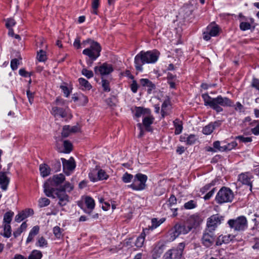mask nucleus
Segmentation results:
<instances>
[{
  "label": "nucleus",
  "mask_w": 259,
  "mask_h": 259,
  "mask_svg": "<svg viewBox=\"0 0 259 259\" xmlns=\"http://www.w3.org/2000/svg\"><path fill=\"white\" fill-rule=\"evenodd\" d=\"M159 53L156 51H141L135 58V67L137 70L142 71V65L145 63H154L157 61Z\"/></svg>",
  "instance_id": "nucleus-1"
},
{
  "label": "nucleus",
  "mask_w": 259,
  "mask_h": 259,
  "mask_svg": "<svg viewBox=\"0 0 259 259\" xmlns=\"http://www.w3.org/2000/svg\"><path fill=\"white\" fill-rule=\"evenodd\" d=\"M202 98L205 106H210L217 112L223 111V108L220 106H231L232 103L231 100L228 98H223L221 96H219L215 98H212L208 94H204L202 95Z\"/></svg>",
  "instance_id": "nucleus-2"
},
{
  "label": "nucleus",
  "mask_w": 259,
  "mask_h": 259,
  "mask_svg": "<svg viewBox=\"0 0 259 259\" xmlns=\"http://www.w3.org/2000/svg\"><path fill=\"white\" fill-rule=\"evenodd\" d=\"M234 198V194L231 190L226 187L222 188L218 192L216 201L220 204L231 202Z\"/></svg>",
  "instance_id": "nucleus-3"
},
{
  "label": "nucleus",
  "mask_w": 259,
  "mask_h": 259,
  "mask_svg": "<svg viewBox=\"0 0 259 259\" xmlns=\"http://www.w3.org/2000/svg\"><path fill=\"white\" fill-rule=\"evenodd\" d=\"M189 227L186 223L184 224H176L169 231L170 239L174 240L181 234H187L190 231Z\"/></svg>",
  "instance_id": "nucleus-4"
},
{
  "label": "nucleus",
  "mask_w": 259,
  "mask_h": 259,
  "mask_svg": "<svg viewBox=\"0 0 259 259\" xmlns=\"http://www.w3.org/2000/svg\"><path fill=\"white\" fill-rule=\"evenodd\" d=\"M147 180V177L142 174H137L135 176L134 182L128 187L132 188L134 190L139 191L144 189L146 187V182Z\"/></svg>",
  "instance_id": "nucleus-5"
},
{
  "label": "nucleus",
  "mask_w": 259,
  "mask_h": 259,
  "mask_svg": "<svg viewBox=\"0 0 259 259\" xmlns=\"http://www.w3.org/2000/svg\"><path fill=\"white\" fill-rule=\"evenodd\" d=\"M101 47L99 43H95L93 46H90L89 48L85 49L82 54L89 57L92 61H94L97 59L100 55Z\"/></svg>",
  "instance_id": "nucleus-6"
},
{
  "label": "nucleus",
  "mask_w": 259,
  "mask_h": 259,
  "mask_svg": "<svg viewBox=\"0 0 259 259\" xmlns=\"http://www.w3.org/2000/svg\"><path fill=\"white\" fill-rule=\"evenodd\" d=\"M213 231L206 229L202 237V243L206 247L211 246L215 241Z\"/></svg>",
  "instance_id": "nucleus-7"
},
{
  "label": "nucleus",
  "mask_w": 259,
  "mask_h": 259,
  "mask_svg": "<svg viewBox=\"0 0 259 259\" xmlns=\"http://www.w3.org/2000/svg\"><path fill=\"white\" fill-rule=\"evenodd\" d=\"M223 220L222 217H220L219 214L211 215L208 218L207 222V229L210 231H214L218 225H220L221 221Z\"/></svg>",
  "instance_id": "nucleus-8"
},
{
  "label": "nucleus",
  "mask_w": 259,
  "mask_h": 259,
  "mask_svg": "<svg viewBox=\"0 0 259 259\" xmlns=\"http://www.w3.org/2000/svg\"><path fill=\"white\" fill-rule=\"evenodd\" d=\"M94 71L96 74L99 73L103 76L111 73L113 71V68L112 65L104 63L99 67L96 66Z\"/></svg>",
  "instance_id": "nucleus-9"
},
{
  "label": "nucleus",
  "mask_w": 259,
  "mask_h": 259,
  "mask_svg": "<svg viewBox=\"0 0 259 259\" xmlns=\"http://www.w3.org/2000/svg\"><path fill=\"white\" fill-rule=\"evenodd\" d=\"M56 197L59 199L58 204L61 206H65L69 201V197L66 194V192L56 189L55 193Z\"/></svg>",
  "instance_id": "nucleus-10"
},
{
  "label": "nucleus",
  "mask_w": 259,
  "mask_h": 259,
  "mask_svg": "<svg viewBox=\"0 0 259 259\" xmlns=\"http://www.w3.org/2000/svg\"><path fill=\"white\" fill-rule=\"evenodd\" d=\"M202 220L198 215H193L191 216L186 222L188 227H189V230L191 231L193 228H195L199 226Z\"/></svg>",
  "instance_id": "nucleus-11"
},
{
  "label": "nucleus",
  "mask_w": 259,
  "mask_h": 259,
  "mask_svg": "<svg viewBox=\"0 0 259 259\" xmlns=\"http://www.w3.org/2000/svg\"><path fill=\"white\" fill-rule=\"evenodd\" d=\"M61 160L62 161L63 168L64 172L67 175H69V173L67 171H72L75 167V161L73 158L71 157L69 160H66L65 159L62 158Z\"/></svg>",
  "instance_id": "nucleus-12"
},
{
  "label": "nucleus",
  "mask_w": 259,
  "mask_h": 259,
  "mask_svg": "<svg viewBox=\"0 0 259 259\" xmlns=\"http://www.w3.org/2000/svg\"><path fill=\"white\" fill-rule=\"evenodd\" d=\"M228 223L231 228L235 231H240L243 229V217H239L235 220H230Z\"/></svg>",
  "instance_id": "nucleus-13"
},
{
  "label": "nucleus",
  "mask_w": 259,
  "mask_h": 259,
  "mask_svg": "<svg viewBox=\"0 0 259 259\" xmlns=\"http://www.w3.org/2000/svg\"><path fill=\"white\" fill-rule=\"evenodd\" d=\"M253 176L249 173L246 172L244 174V190H247L248 189L249 192H251L252 191V183L253 181Z\"/></svg>",
  "instance_id": "nucleus-14"
},
{
  "label": "nucleus",
  "mask_w": 259,
  "mask_h": 259,
  "mask_svg": "<svg viewBox=\"0 0 259 259\" xmlns=\"http://www.w3.org/2000/svg\"><path fill=\"white\" fill-rule=\"evenodd\" d=\"M7 171H0V186L1 189L6 191L8 189L10 179L7 176Z\"/></svg>",
  "instance_id": "nucleus-15"
},
{
  "label": "nucleus",
  "mask_w": 259,
  "mask_h": 259,
  "mask_svg": "<svg viewBox=\"0 0 259 259\" xmlns=\"http://www.w3.org/2000/svg\"><path fill=\"white\" fill-rule=\"evenodd\" d=\"M34 213L33 209L27 208L20 212L15 217V221L20 222L28 217L32 215Z\"/></svg>",
  "instance_id": "nucleus-16"
},
{
  "label": "nucleus",
  "mask_w": 259,
  "mask_h": 259,
  "mask_svg": "<svg viewBox=\"0 0 259 259\" xmlns=\"http://www.w3.org/2000/svg\"><path fill=\"white\" fill-rule=\"evenodd\" d=\"M51 113L55 116H60L62 118L66 117L67 116L66 109L58 106L53 107Z\"/></svg>",
  "instance_id": "nucleus-17"
},
{
  "label": "nucleus",
  "mask_w": 259,
  "mask_h": 259,
  "mask_svg": "<svg viewBox=\"0 0 259 259\" xmlns=\"http://www.w3.org/2000/svg\"><path fill=\"white\" fill-rule=\"evenodd\" d=\"M182 253L178 250L172 249L167 251L164 254L165 259H180Z\"/></svg>",
  "instance_id": "nucleus-18"
},
{
  "label": "nucleus",
  "mask_w": 259,
  "mask_h": 259,
  "mask_svg": "<svg viewBox=\"0 0 259 259\" xmlns=\"http://www.w3.org/2000/svg\"><path fill=\"white\" fill-rule=\"evenodd\" d=\"M65 180V176L63 174H59L53 176L51 179L48 180V182H50L53 186H58L62 184Z\"/></svg>",
  "instance_id": "nucleus-19"
},
{
  "label": "nucleus",
  "mask_w": 259,
  "mask_h": 259,
  "mask_svg": "<svg viewBox=\"0 0 259 259\" xmlns=\"http://www.w3.org/2000/svg\"><path fill=\"white\" fill-rule=\"evenodd\" d=\"M133 111L135 112V116L137 118L142 115H149L150 114V110L149 109L142 107H135Z\"/></svg>",
  "instance_id": "nucleus-20"
},
{
  "label": "nucleus",
  "mask_w": 259,
  "mask_h": 259,
  "mask_svg": "<svg viewBox=\"0 0 259 259\" xmlns=\"http://www.w3.org/2000/svg\"><path fill=\"white\" fill-rule=\"evenodd\" d=\"M176 203L177 198L174 195H172L169 198L168 201L166 203L163 204V207H164V209H166V207H170L171 210L174 209V212L173 215L174 216H176L177 215V213L176 212L177 208H171L172 206L175 204Z\"/></svg>",
  "instance_id": "nucleus-21"
},
{
  "label": "nucleus",
  "mask_w": 259,
  "mask_h": 259,
  "mask_svg": "<svg viewBox=\"0 0 259 259\" xmlns=\"http://www.w3.org/2000/svg\"><path fill=\"white\" fill-rule=\"evenodd\" d=\"M154 117L152 116L147 115L143 119V124L145 126V130L147 132H151L152 128L150 126L151 124L154 121Z\"/></svg>",
  "instance_id": "nucleus-22"
},
{
  "label": "nucleus",
  "mask_w": 259,
  "mask_h": 259,
  "mask_svg": "<svg viewBox=\"0 0 259 259\" xmlns=\"http://www.w3.org/2000/svg\"><path fill=\"white\" fill-rule=\"evenodd\" d=\"M256 25V24L253 18L245 19L244 22V31L250 29L252 31L255 29Z\"/></svg>",
  "instance_id": "nucleus-23"
},
{
  "label": "nucleus",
  "mask_w": 259,
  "mask_h": 259,
  "mask_svg": "<svg viewBox=\"0 0 259 259\" xmlns=\"http://www.w3.org/2000/svg\"><path fill=\"white\" fill-rule=\"evenodd\" d=\"M248 125L249 126L251 133L255 136L259 135V120H253Z\"/></svg>",
  "instance_id": "nucleus-24"
},
{
  "label": "nucleus",
  "mask_w": 259,
  "mask_h": 259,
  "mask_svg": "<svg viewBox=\"0 0 259 259\" xmlns=\"http://www.w3.org/2000/svg\"><path fill=\"white\" fill-rule=\"evenodd\" d=\"M39 169L40 175L44 178L48 176L51 174V168L46 163L40 164Z\"/></svg>",
  "instance_id": "nucleus-25"
},
{
  "label": "nucleus",
  "mask_w": 259,
  "mask_h": 259,
  "mask_svg": "<svg viewBox=\"0 0 259 259\" xmlns=\"http://www.w3.org/2000/svg\"><path fill=\"white\" fill-rule=\"evenodd\" d=\"M39 227L38 226H34L30 230L26 240V243H29L33 240L34 237L39 233Z\"/></svg>",
  "instance_id": "nucleus-26"
},
{
  "label": "nucleus",
  "mask_w": 259,
  "mask_h": 259,
  "mask_svg": "<svg viewBox=\"0 0 259 259\" xmlns=\"http://www.w3.org/2000/svg\"><path fill=\"white\" fill-rule=\"evenodd\" d=\"M44 192L47 196L53 198L56 197L54 195L53 193L56 191V189L50 187L49 182H47L44 184Z\"/></svg>",
  "instance_id": "nucleus-27"
},
{
  "label": "nucleus",
  "mask_w": 259,
  "mask_h": 259,
  "mask_svg": "<svg viewBox=\"0 0 259 259\" xmlns=\"http://www.w3.org/2000/svg\"><path fill=\"white\" fill-rule=\"evenodd\" d=\"M148 231L149 229L147 228L144 229L141 235L137 238L135 242V245L137 247H141L143 246L145 240L146 233Z\"/></svg>",
  "instance_id": "nucleus-28"
},
{
  "label": "nucleus",
  "mask_w": 259,
  "mask_h": 259,
  "mask_svg": "<svg viewBox=\"0 0 259 259\" xmlns=\"http://www.w3.org/2000/svg\"><path fill=\"white\" fill-rule=\"evenodd\" d=\"M141 84L144 87H148V93L150 94L151 91L155 88V85L148 79L143 78L140 80Z\"/></svg>",
  "instance_id": "nucleus-29"
},
{
  "label": "nucleus",
  "mask_w": 259,
  "mask_h": 259,
  "mask_svg": "<svg viewBox=\"0 0 259 259\" xmlns=\"http://www.w3.org/2000/svg\"><path fill=\"white\" fill-rule=\"evenodd\" d=\"M78 82L79 84L82 87V90H90L92 87L90 82L83 78H79Z\"/></svg>",
  "instance_id": "nucleus-30"
},
{
  "label": "nucleus",
  "mask_w": 259,
  "mask_h": 259,
  "mask_svg": "<svg viewBox=\"0 0 259 259\" xmlns=\"http://www.w3.org/2000/svg\"><path fill=\"white\" fill-rule=\"evenodd\" d=\"M48 243L47 240L42 236L38 237L35 243L36 246L40 248L47 247Z\"/></svg>",
  "instance_id": "nucleus-31"
},
{
  "label": "nucleus",
  "mask_w": 259,
  "mask_h": 259,
  "mask_svg": "<svg viewBox=\"0 0 259 259\" xmlns=\"http://www.w3.org/2000/svg\"><path fill=\"white\" fill-rule=\"evenodd\" d=\"M174 124L175 127V134H180L182 132L183 130L182 121L178 119H176L174 121Z\"/></svg>",
  "instance_id": "nucleus-32"
},
{
  "label": "nucleus",
  "mask_w": 259,
  "mask_h": 259,
  "mask_svg": "<svg viewBox=\"0 0 259 259\" xmlns=\"http://www.w3.org/2000/svg\"><path fill=\"white\" fill-rule=\"evenodd\" d=\"M207 29L212 36H217L220 32V28L218 25L209 26Z\"/></svg>",
  "instance_id": "nucleus-33"
},
{
  "label": "nucleus",
  "mask_w": 259,
  "mask_h": 259,
  "mask_svg": "<svg viewBox=\"0 0 259 259\" xmlns=\"http://www.w3.org/2000/svg\"><path fill=\"white\" fill-rule=\"evenodd\" d=\"M85 204L87 208L92 210L95 207V201L94 199L89 196H87L85 198Z\"/></svg>",
  "instance_id": "nucleus-34"
},
{
  "label": "nucleus",
  "mask_w": 259,
  "mask_h": 259,
  "mask_svg": "<svg viewBox=\"0 0 259 259\" xmlns=\"http://www.w3.org/2000/svg\"><path fill=\"white\" fill-rule=\"evenodd\" d=\"M42 256V253L38 250H33L29 255L28 259H41Z\"/></svg>",
  "instance_id": "nucleus-35"
},
{
  "label": "nucleus",
  "mask_w": 259,
  "mask_h": 259,
  "mask_svg": "<svg viewBox=\"0 0 259 259\" xmlns=\"http://www.w3.org/2000/svg\"><path fill=\"white\" fill-rule=\"evenodd\" d=\"M64 150H60V152L68 153L72 150V144L67 140L63 142Z\"/></svg>",
  "instance_id": "nucleus-36"
},
{
  "label": "nucleus",
  "mask_w": 259,
  "mask_h": 259,
  "mask_svg": "<svg viewBox=\"0 0 259 259\" xmlns=\"http://www.w3.org/2000/svg\"><path fill=\"white\" fill-rule=\"evenodd\" d=\"M4 236L7 238H9L11 235V227L10 225L8 223L4 224Z\"/></svg>",
  "instance_id": "nucleus-37"
},
{
  "label": "nucleus",
  "mask_w": 259,
  "mask_h": 259,
  "mask_svg": "<svg viewBox=\"0 0 259 259\" xmlns=\"http://www.w3.org/2000/svg\"><path fill=\"white\" fill-rule=\"evenodd\" d=\"M98 180L101 181L103 180H107L108 178V175L106 174L104 170L99 169L97 170Z\"/></svg>",
  "instance_id": "nucleus-38"
},
{
  "label": "nucleus",
  "mask_w": 259,
  "mask_h": 259,
  "mask_svg": "<svg viewBox=\"0 0 259 259\" xmlns=\"http://www.w3.org/2000/svg\"><path fill=\"white\" fill-rule=\"evenodd\" d=\"M13 215V212H12L11 211L7 212L4 214V224L8 223V224H10Z\"/></svg>",
  "instance_id": "nucleus-39"
},
{
  "label": "nucleus",
  "mask_w": 259,
  "mask_h": 259,
  "mask_svg": "<svg viewBox=\"0 0 259 259\" xmlns=\"http://www.w3.org/2000/svg\"><path fill=\"white\" fill-rule=\"evenodd\" d=\"M237 144L236 141L232 142L227 145H223V147L221 149V151H224L226 150H231L237 146Z\"/></svg>",
  "instance_id": "nucleus-40"
},
{
  "label": "nucleus",
  "mask_w": 259,
  "mask_h": 259,
  "mask_svg": "<svg viewBox=\"0 0 259 259\" xmlns=\"http://www.w3.org/2000/svg\"><path fill=\"white\" fill-rule=\"evenodd\" d=\"M73 186L68 182H66L63 186L60 187V188L58 189L61 190H63V191L64 192L67 191L69 192L71 191L73 189Z\"/></svg>",
  "instance_id": "nucleus-41"
},
{
  "label": "nucleus",
  "mask_w": 259,
  "mask_h": 259,
  "mask_svg": "<svg viewBox=\"0 0 259 259\" xmlns=\"http://www.w3.org/2000/svg\"><path fill=\"white\" fill-rule=\"evenodd\" d=\"M37 59L40 62L45 61L47 60L46 52L42 50H40L37 53Z\"/></svg>",
  "instance_id": "nucleus-42"
},
{
  "label": "nucleus",
  "mask_w": 259,
  "mask_h": 259,
  "mask_svg": "<svg viewBox=\"0 0 259 259\" xmlns=\"http://www.w3.org/2000/svg\"><path fill=\"white\" fill-rule=\"evenodd\" d=\"M196 206V202L191 200L185 203L184 208L186 209H191L195 208Z\"/></svg>",
  "instance_id": "nucleus-43"
},
{
  "label": "nucleus",
  "mask_w": 259,
  "mask_h": 259,
  "mask_svg": "<svg viewBox=\"0 0 259 259\" xmlns=\"http://www.w3.org/2000/svg\"><path fill=\"white\" fill-rule=\"evenodd\" d=\"M50 201L47 198H41L38 201V205L40 207H43L49 205Z\"/></svg>",
  "instance_id": "nucleus-44"
},
{
  "label": "nucleus",
  "mask_w": 259,
  "mask_h": 259,
  "mask_svg": "<svg viewBox=\"0 0 259 259\" xmlns=\"http://www.w3.org/2000/svg\"><path fill=\"white\" fill-rule=\"evenodd\" d=\"M165 221L164 219H161L159 221H157V219L156 218L152 219V226L151 229H153L157 228L160 224H161Z\"/></svg>",
  "instance_id": "nucleus-45"
},
{
  "label": "nucleus",
  "mask_w": 259,
  "mask_h": 259,
  "mask_svg": "<svg viewBox=\"0 0 259 259\" xmlns=\"http://www.w3.org/2000/svg\"><path fill=\"white\" fill-rule=\"evenodd\" d=\"M102 85L103 88V90L105 92H109L110 91V88L109 87V82L108 80L104 79L102 77Z\"/></svg>",
  "instance_id": "nucleus-46"
},
{
  "label": "nucleus",
  "mask_w": 259,
  "mask_h": 259,
  "mask_svg": "<svg viewBox=\"0 0 259 259\" xmlns=\"http://www.w3.org/2000/svg\"><path fill=\"white\" fill-rule=\"evenodd\" d=\"M89 177L90 180L92 182H96L98 181V177H97V169H94L92 171H91L89 174Z\"/></svg>",
  "instance_id": "nucleus-47"
},
{
  "label": "nucleus",
  "mask_w": 259,
  "mask_h": 259,
  "mask_svg": "<svg viewBox=\"0 0 259 259\" xmlns=\"http://www.w3.org/2000/svg\"><path fill=\"white\" fill-rule=\"evenodd\" d=\"M81 73L83 75L85 76L88 78H91L94 76L93 72L91 70H89L86 68H83L81 70Z\"/></svg>",
  "instance_id": "nucleus-48"
},
{
  "label": "nucleus",
  "mask_w": 259,
  "mask_h": 259,
  "mask_svg": "<svg viewBox=\"0 0 259 259\" xmlns=\"http://www.w3.org/2000/svg\"><path fill=\"white\" fill-rule=\"evenodd\" d=\"M213 131V127L212 124L210 123L207 125L205 126L203 129V133L205 135H209Z\"/></svg>",
  "instance_id": "nucleus-49"
},
{
  "label": "nucleus",
  "mask_w": 259,
  "mask_h": 259,
  "mask_svg": "<svg viewBox=\"0 0 259 259\" xmlns=\"http://www.w3.org/2000/svg\"><path fill=\"white\" fill-rule=\"evenodd\" d=\"M70 134V131H69V125L64 126L61 133L62 137L63 138H67Z\"/></svg>",
  "instance_id": "nucleus-50"
},
{
  "label": "nucleus",
  "mask_w": 259,
  "mask_h": 259,
  "mask_svg": "<svg viewBox=\"0 0 259 259\" xmlns=\"http://www.w3.org/2000/svg\"><path fill=\"white\" fill-rule=\"evenodd\" d=\"M53 233L57 238H60L62 236V230L58 226H56L54 228Z\"/></svg>",
  "instance_id": "nucleus-51"
},
{
  "label": "nucleus",
  "mask_w": 259,
  "mask_h": 259,
  "mask_svg": "<svg viewBox=\"0 0 259 259\" xmlns=\"http://www.w3.org/2000/svg\"><path fill=\"white\" fill-rule=\"evenodd\" d=\"M133 178V176L132 175L125 172L122 177V180L123 182L127 183L130 182Z\"/></svg>",
  "instance_id": "nucleus-52"
},
{
  "label": "nucleus",
  "mask_w": 259,
  "mask_h": 259,
  "mask_svg": "<svg viewBox=\"0 0 259 259\" xmlns=\"http://www.w3.org/2000/svg\"><path fill=\"white\" fill-rule=\"evenodd\" d=\"M99 0H93L92 7L93 8L92 13L97 15L98 14V8L99 7Z\"/></svg>",
  "instance_id": "nucleus-53"
},
{
  "label": "nucleus",
  "mask_w": 259,
  "mask_h": 259,
  "mask_svg": "<svg viewBox=\"0 0 259 259\" xmlns=\"http://www.w3.org/2000/svg\"><path fill=\"white\" fill-rule=\"evenodd\" d=\"M196 140L195 136L194 135H190L187 138L186 143L188 145H192L195 143Z\"/></svg>",
  "instance_id": "nucleus-54"
},
{
  "label": "nucleus",
  "mask_w": 259,
  "mask_h": 259,
  "mask_svg": "<svg viewBox=\"0 0 259 259\" xmlns=\"http://www.w3.org/2000/svg\"><path fill=\"white\" fill-rule=\"evenodd\" d=\"M79 101L81 105L84 106L88 102V98L87 96L81 94L79 95Z\"/></svg>",
  "instance_id": "nucleus-55"
},
{
  "label": "nucleus",
  "mask_w": 259,
  "mask_h": 259,
  "mask_svg": "<svg viewBox=\"0 0 259 259\" xmlns=\"http://www.w3.org/2000/svg\"><path fill=\"white\" fill-rule=\"evenodd\" d=\"M6 26L7 28H12V27L14 26L16 24V22L14 19L12 18L7 19L6 20Z\"/></svg>",
  "instance_id": "nucleus-56"
},
{
  "label": "nucleus",
  "mask_w": 259,
  "mask_h": 259,
  "mask_svg": "<svg viewBox=\"0 0 259 259\" xmlns=\"http://www.w3.org/2000/svg\"><path fill=\"white\" fill-rule=\"evenodd\" d=\"M19 64V62L18 59H14L11 60V67L12 70H15L18 68V65Z\"/></svg>",
  "instance_id": "nucleus-57"
},
{
  "label": "nucleus",
  "mask_w": 259,
  "mask_h": 259,
  "mask_svg": "<svg viewBox=\"0 0 259 259\" xmlns=\"http://www.w3.org/2000/svg\"><path fill=\"white\" fill-rule=\"evenodd\" d=\"M222 237L223 238L224 243L227 244L229 243L231 241H232L233 238L235 237V236L231 235H227L224 236L222 235Z\"/></svg>",
  "instance_id": "nucleus-58"
},
{
  "label": "nucleus",
  "mask_w": 259,
  "mask_h": 259,
  "mask_svg": "<svg viewBox=\"0 0 259 259\" xmlns=\"http://www.w3.org/2000/svg\"><path fill=\"white\" fill-rule=\"evenodd\" d=\"M61 167V164L59 160H56L53 165V168L55 171H58L60 170Z\"/></svg>",
  "instance_id": "nucleus-59"
},
{
  "label": "nucleus",
  "mask_w": 259,
  "mask_h": 259,
  "mask_svg": "<svg viewBox=\"0 0 259 259\" xmlns=\"http://www.w3.org/2000/svg\"><path fill=\"white\" fill-rule=\"evenodd\" d=\"M26 94L29 102L30 104H32L33 102L34 93H32L29 90H28L26 92Z\"/></svg>",
  "instance_id": "nucleus-60"
},
{
  "label": "nucleus",
  "mask_w": 259,
  "mask_h": 259,
  "mask_svg": "<svg viewBox=\"0 0 259 259\" xmlns=\"http://www.w3.org/2000/svg\"><path fill=\"white\" fill-rule=\"evenodd\" d=\"M56 106L61 107L65 105V102L61 98H57L55 101Z\"/></svg>",
  "instance_id": "nucleus-61"
},
{
  "label": "nucleus",
  "mask_w": 259,
  "mask_h": 259,
  "mask_svg": "<svg viewBox=\"0 0 259 259\" xmlns=\"http://www.w3.org/2000/svg\"><path fill=\"white\" fill-rule=\"evenodd\" d=\"M60 88L63 91L65 96L66 97H68L70 95V92L69 91L67 87L65 85H62L60 86Z\"/></svg>",
  "instance_id": "nucleus-62"
},
{
  "label": "nucleus",
  "mask_w": 259,
  "mask_h": 259,
  "mask_svg": "<svg viewBox=\"0 0 259 259\" xmlns=\"http://www.w3.org/2000/svg\"><path fill=\"white\" fill-rule=\"evenodd\" d=\"M131 88L133 93H135L137 92L138 85L136 80L133 81V82L131 85Z\"/></svg>",
  "instance_id": "nucleus-63"
},
{
  "label": "nucleus",
  "mask_w": 259,
  "mask_h": 259,
  "mask_svg": "<svg viewBox=\"0 0 259 259\" xmlns=\"http://www.w3.org/2000/svg\"><path fill=\"white\" fill-rule=\"evenodd\" d=\"M255 218L253 221L255 222V229L259 231V215L255 214Z\"/></svg>",
  "instance_id": "nucleus-64"
}]
</instances>
